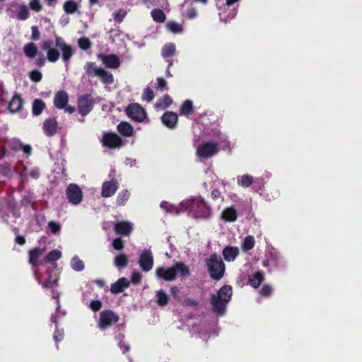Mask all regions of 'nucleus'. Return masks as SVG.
<instances>
[{"label": "nucleus", "mask_w": 362, "mask_h": 362, "mask_svg": "<svg viewBox=\"0 0 362 362\" xmlns=\"http://www.w3.org/2000/svg\"><path fill=\"white\" fill-rule=\"evenodd\" d=\"M127 264V259L124 255H119L115 258V264L117 267H124Z\"/></svg>", "instance_id": "43"}, {"label": "nucleus", "mask_w": 362, "mask_h": 362, "mask_svg": "<svg viewBox=\"0 0 362 362\" xmlns=\"http://www.w3.org/2000/svg\"><path fill=\"white\" fill-rule=\"evenodd\" d=\"M263 275L261 272H256L250 279V284L254 287L257 288L262 281H263Z\"/></svg>", "instance_id": "34"}, {"label": "nucleus", "mask_w": 362, "mask_h": 362, "mask_svg": "<svg viewBox=\"0 0 362 362\" xmlns=\"http://www.w3.org/2000/svg\"><path fill=\"white\" fill-rule=\"evenodd\" d=\"M31 30H32L31 38L34 40H38L40 37V31H39L37 27L33 26L31 28Z\"/></svg>", "instance_id": "55"}, {"label": "nucleus", "mask_w": 362, "mask_h": 362, "mask_svg": "<svg viewBox=\"0 0 362 362\" xmlns=\"http://www.w3.org/2000/svg\"><path fill=\"white\" fill-rule=\"evenodd\" d=\"M139 263L141 268L144 271H150L152 269L153 264V259L151 252L148 250L144 251L141 254Z\"/></svg>", "instance_id": "16"}, {"label": "nucleus", "mask_w": 362, "mask_h": 362, "mask_svg": "<svg viewBox=\"0 0 362 362\" xmlns=\"http://www.w3.org/2000/svg\"><path fill=\"white\" fill-rule=\"evenodd\" d=\"M5 92L4 90V88L2 87V84L0 83V101L4 100V96H5Z\"/></svg>", "instance_id": "64"}, {"label": "nucleus", "mask_w": 362, "mask_h": 362, "mask_svg": "<svg viewBox=\"0 0 362 362\" xmlns=\"http://www.w3.org/2000/svg\"><path fill=\"white\" fill-rule=\"evenodd\" d=\"M127 115L132 119L136 122H142L146 117L144 108L138 103L129 105L126 110Z\"/></svg>", "instance_id": "12"}, {"label": "nucleus", "mask_w": 362, "mask_h": 362, "mask_svg": "<svg viewBox=\"0 0 362 362\" xmlns=\"http://www.w3.org/2000/svg\"><path fill=\"white\" fill-rule=\"evenodd\" d=\"M232 296V288L230 286H223L216 295L211 296V303L213 310L218 315H223L225 313L226 305L230 300Z\"/></svg>", "instance_id": "5"}, {"label": "nucleus", "mask_w": 362, "mask_h": 362, "mask_svg": "<svg viewBox=\"0 0 362 362\" xmlns=\"http://www.w3.org/2000/svg\"><path fill=\"white\" fill-rule=\"evenodd\" d=\"M112 245L115 250H120L123 248V242L121 238H116L112 243Z\"/></svg>", "instance_id": "57"}, {"label": "nucleus", "mask_w": 362, "mask_h": 362, "mask_svg": "<svg viewBox=\"0 0 362 362\" xmlns=\"http://www.w3.org/2000/svg\"><path fill=\"white\" fill-rule=\"evenodd\" d=\"M93 98L89 95L79 98L78 100L79 113L83 116L88 114L93 107Z\"/></svg>", "instance_id": "14"}, {"label": "nucleus", "mask_w": 362, "mask_h": 362, "mask_svg": "<svg viewBox=\"0 0 362 362\" xmlns=\"http://www.w3.org/2000/svg\"><path fill=\"white\" fill-rule=\"evenodd\" d=\"M21 149H22L23 151V152L25 153H26L27 155H30L31 153L32 148L29 145H23V147H21Z\"/></svg>", "instance_id": "63"}, {"label": "nucleus", "mask_w": 362, "mask_h": 362, "mask_svg": "<svg viewBox=\"0 0 362 362\" xmlns=\"http://www.w3.org/2000/svg\"><path fill=\"white\" fill-rule=\"evenodd\" d=\"M175 53V45L173 43H168L163 46L162 49V56L163 57H172Z\"/></svg>", "instance_id": "32"}, {"label": "nucleus", "mask_w": 362, "mask_h": 362, "mask_svg": "<svg viewBox=\"0 0 362 362\" xmlns=\"http://www.w3.org/2000/svg\"><path fill=\"white\" fill-rule=\"evenodd\" d=\"M156 296L157 303L158 305L161 306H165L167 305L168 302V296L164 291H163L162 290L158 291L156 293Z\"/></svg>", "instance_id": "38"}, {"label": "nucleus", "mask_w": 362, "mask_h": 362, "mask_svg": "<svg viewBox=\"0 0 362 362\" xmlns=\"http://www.w3.org/2000/svg\"><path fill=\"white\" fill-rule=\"evenodd\" d=\"M69 95L66 91L60 90L55 93L54 97V106L58 109H64L66 112L72 114L75 111L74 107L67 105Z\"/></svg>", "instance_id": "10"}, {"label": "nucleus", "mask_w": 362, "mask_h": 362, "mask_svg": "<svg viewBox=\"0 0 362 362\" xmlns=\"http://www.w3.org/2000/svg\"><path fill=\"white\" fill-rule=\"evenodd\" d=\"M45 252L44 248H35L31 250L29 254V262L33 265L34 275L37 280L38 283L42 284L43 288H52L57 284L58 276L57 274H52L55 269V265L52 264L46 269L44 274L42 269L40 268V264L37 261Z\"/></svg>", "instance_id": "1"}, {"label": "nucleus", "mask_w": 362, "mask_h": 362, "mask_svg": "<svg viewBox=\"0 0 362 362\" xmlns=\"http://www.w3.org/2000/svg\"><path fill=\"white\" fill-rule=\"evenodd\" d=\"M193 111V105L191 100H186L182 105L180 112L181 115H188Z\"/></svg>", "instance_id": "37"}, {"label": "nucleus", "mask_w": 362, "mask_h": 362, "mask_svg": "<svg viewBox=\"0 0 362 362\" xmlns=\"http://www.w3.org/2000/svg\"><path fill=\"white\" fill-rule=\"evenodd\" d=\"M160 208L166 211L167 212L175 214H179L180 212L183 211L182 210H181L180 204L179 206H175L167 202H161Z\"/></svg>", "instance_id": "28"}, {"label": "nucleus", "mask_w": 362, "mask_h": 362, "mask_svg": "<svg viewBox=\"0 0 362 362\" xmlns=\"http://www.w3.org/2000/svg\"><path fill=\"white\" fill-rule=\"evenodd\" d=\"M101 307L102 303L99 300H93L90 304V308L94 312L100 310Z\"/></svg>", "instance_id": "54"}, {"label": "nucleus", "mask_w": 362, "mask_h": 362, "mask_svg": "<svg viewBox=\"0 0 362 362\" xmlns=\"http://www.w3.org/2000/svg\"><path fill=\"white\" fill-rule=\"evenodd\" d=\"M71 267L74 270L81 272L84 269V264L77 256H75L71 259Z\"/></svg>", "instance_id": "35"}, {"label": "nucleus", "mask_w": 362, "mask_h": 362, "mask_svg": "<svg viewBox=\"0 0 362 362\" xmlns=\"http://www.w3.org/2000/svg\"><path fill=\"white\" fill-rule=\"evenodd\" d=\"M103 144L110 148H119L123 145L121 138L115 133H106L103 137Z\"/></svg>", "instance_id": "13"}, {"label": "nucleus", "mask_w": 362, "mask_h": 362, "mask_svg": "<svg viewBox=\"0 0 362 362\" xmlns=\"http://www.w3.org/2000/svg\"><path fill=\"white\" fill-rule=\"evenodd\" d=\"M48 227L53 233H57L61 229L59 224L54 221H50Z\"/></svg>", "instance_id": "53"}, {"label": "nucleus", "mask_w": 362, "mask_h": 362, "mask_svg": "<svg viewBox=\"0 0 362 362\" xmlns=\"http://www.w3.org/2000/svg\"><path fill=\"white\" fill-rule=\"evenodd\" d=\"M78 4L74 0H69L64 4V10L67 14H73L78 10Z\"/></svg>", "instance_id": "30"}, {"label": "nucleus", "mask_w": 362, "mask_h": 362, "mask_svg": "<svg viewBox=\"0 0 362 362\" xmlns=\"http://www.w3.org/2000/svg\"><path fill=\"white\" fill-rule=\"evenodd\" d=\"M98 58L105 64V66L110 69H117L120 65L119 57L115 54H100Z\"/></svg>", "instance_id": "15"}, {"label": "nucleus", "mask_w": 362, "mask_h": 362, "mask_svg": "<svg viewBox=\"0 0 362 362\" xmlns=\"http://www.w3.org/2000/svg\"><path fill=\"white\" fill-rule=\"evenodd\" d=\"M39 174V171L37 169H33L28 172L27 168H25L23 173H21V176H27L28 175H29L33 178H37Z\"/></svg>", "instance_id": "50"}, {"label": "nucleus", "mask_w": 362, "mask_h": 362, "mask_svg": "<svg viewBox=\"0 0 362 362\" xmlns=\"http://www.w3.org/2000/svg\"><path fill=\"white\" fill-rule=\"evenodd\" d=\"M235 15H236V12L233 11L228 18H226L225 16L222 13H221V12L219 13L220 19L224 22H228L229 20L233 18Z\"/></svg>", "instance_id": "61"}, {"label": "nucleus", "mask_w": 362, "mask_h": 362, "mask_svg": "<svg viewBox=\"0 0 362 362\" xmlns=\"http://www.w3.org/2000/svg\"><path fill=\"white\" fill-rule=\"evenodd\" d=\"M61 257H62L61 251H59L58 250H54L48 253L45 261L54 262L58 260L59 259H60Z\"/></svg>", "instance_id": "40"}, {"label": "nucleus", "mask_w": 362, "mask_h": 362, "mask_svg": "<svg viewBox=\"0 0 362 362\" xmlns=\"http://www.w3.org/2000/svg\"><path fill=\"white\" fill-rule=\"evenodd\" d=\"M29 6L35 12H39L42 10V4L40 0H30Z\"/></svg>", "instance_id": "48"}, {"label": "nucleus", "mask_w": 362, "mask_h": 362, "mask_svg": "<svg viewBox=\"0 0 362 362\" xmlns=\"http://www.w3.org/2000/svg\"><path fill=\"white\" fill-rule=\"evenodd\" d=\"M78 46L84 50H86L90 47V42L87 37H81L78 40Z\"/></svg>", "instance_id": "47"}, {"label": "nucleus", "mask_w": 362, "mask_h": 362, "mask_svg": "<svg viewBox=\"0 0 362 362\" xmlns=\"http://www.w3.org/2000/svg\"><path fill=\"white\" fill-rule=\"evenodd\" d=\"M141 279V275L139 272H134L132 274V281L134 284H137L140 283Z\"/></svg>", "instance_id": "60"}, {"label": "nucleus", "mask_w": 362, "mask_h": 362, "mask_svg": "<svg viewBox=\"0 0 362 362\" xmlns=\"http://www.w3.org/2000/svg\"><path fill=\"white\" fill-rule=\"evenodd\" d=\"M52 298L56 300V303L57 305V312L54 315H52L51 320L52 322L56 323L57 322V316H64L65 315L64 312L60 311V305H59V293L57 291L52 292Z\"/></svg>", "instance_id": "29"}, {"label": "nucleus", "mask_w": 362, "mask_h": 362, "mask_svg": "<svg viewBox=\"0 0 362 362\" xmlns=\"http://www.w3.org/2000/svg\"><path fill=\"white\" fill-rule=\"evenodd\" d=\"M166 27L168 30L173 33H180L182 31V25L173 21H169L166 24Z\"/></svg>", "instance_id": "41"}, {"label": "nucleus", "mask_w": 362, "mask_h": 362, "mask_svg": "<svg viewBox=\"0 0 362 362\" xmlns=\"http://www.w3.org/2000/svg\"><path fill=\"white\" fill-rule=\"evenodd\" d=\"M45 105L42 100L36 99L33 104V112L35 115H39L44 110Z\"/></svg>", "instance_id": "36"}, {"label": "nucleus", "mask_w": 362, "mask_h": 362, "mask_svg": "<svg viewBox=\"0 0 362 362\" xmlns=\"http://www.w3.org/2000/svg\"><path fill=\"white\" fill-rule=\"evenodd\" d=\"M57 128V122L54 119H46L43 124V129L46 135L52 136Z\"/></svg>", "instance_id": "22"}, {"label": "nucleus", "mask_w": 362, "mask_h": 362, "mask_svg": "<svg viewBox=\"0 0 362 362\" xmlns=\"http://www.w3.org/2000/svg\"><path fill=\"white\" fill-rule=\"evenodd\" d=\"M237 217V211L233 207H227L221 213V218L227 222H234Z\"/></svg>", "instance_id": "21"}, {"label": "nucleus", "mask_w": 362, "mask_h": 362, "mask_svg": "<svg viewBox=\"0 0 362 362\" xmlns=\"http://www.w3.org/2000/svg\"><path fill=\"white\" fill-rule=\"evenodd\" d=\"M171 103L172 99L168 95H165L163 97V98L157 102L156 106L161 108H165L168 107Z\"/></svg>", "instance_id": "45"}, {"label": "nucleus", "mask_w": 362, "mask_h": 362, "mask_svg": "<svg viewBox=\"0 0 362 362\" xmlns=\"http://www.w3.org/2000/svg\"><path fill=\"white\" fill-rule=\"evenodd\" d=\"M189 269L182 262H177L171 267H159L156 270L158 278L167 281H174L177 277L185 278L189 276Z\"/></svg>", "instance_id": "4"}, {"label": "nucleus", "mask_w": 362, "mask_h": 362, "mask_svg": "<svg viewBox=\"0 0 362 362\" xmlns=\"http://www.w3.org/2000/svg\"><path fill=\"white\" fill-rule=\"evenodd\" d=\"M197 11L193 7L188 8L186 11V16L189 19L194 18L197 16Z\"/></svg>", "instance_id": "58"}, {"label": "nucleus", "mask_w": 362, "mask_h": 362, "mask_svg": "<svg viewBox=\"0 0 362 362\" xmlns=\"http://www.w3.org/2000/svg\"><path fill=\"white\" fill-rule=\"evenodd\" d=\"M157 88L163 89L167 87V83L163 78H159L157 79Z\"/></svg>", "instance_id": "62"}, {"label": "nucleus", "mask_w": 362, "mask_h": 362, "mask_svg": "<svg viewBox=\"0 0 362 362\" xmlns=\"http://www.w3.org/2000/svg\"><path fill=\"white\" fill-rule=\"evenodd\" d=\"M66 197L70 203L78 205L83 200V192L76 184L71 183L67 186L66 190Z\"/></svg>", "instance_id": "9"}, {"label": "nucleus", "mask_w": 362, "mask_h": 362, "mask_svg": "<svg viewBox=\"0 0 362 362\" xmlns=\"http://www.w3.org/2000/svg\"><path fill=\"white\" fill-rule=\"evenodd\" d=\"M55 47L52 46L51 40H44L42 42L41 48L47 52V60L52 63L56 62L59 59V50H60L63 61L68 62L74 54L73 47L59 36L55 37Z\"/></svg>", "instance_id": "2"}, {"label": "nucleus", "mask_w": 362, "mask_h": 362, "mask_svg": "<svg viewBox=\"0 0 362 362\" xmlns=\"http://www.w3.org/2000/svg\"><path fill=\"white\" fill-rule=\"evenodd\" d=\"M118 316L116 315L113 312L110 310H105L100 313V317L98 321V327L101 330L107 329L112 324L116 323L118 321Z\"/></svg>", "instance_id": "11"}, {"label": "nucleus", "mask_w": 362, "mask_h": 362, "mask_svg": "<svg viewBox=\"0 0 362 362\" xmlns=\"http://www.w3.org/2000/svg\"><path fill=\"white\" fill-rule=\"evenodd\" d=\"M127 12L123 9H119L118 11H115L112 13L113 18L117 23H121L124 18L126 16Z\"/></svg>", "instance_id": "44"}, {"label": "nucleus", "mask_w": 362, "mask_h": 362, "mask_svg": "<svg viewBox=\"0 0 362 362\" xmlns=\"http://www.w3.org/2000/svg\"><path fill=\"white\" fill-rule=\"evenodd\" d=\"M253 182V177L249 175H243L238 177V184L242 187H248Z\"/></svg>", "instance_id": "31"}, {"label": "nucleus", "mask_w": 362, "mask_h": 362, "mask_svg": "<svg viewBox=\"0 0 362 362\" xmlns=\"http://www.w3.org/2000/svg\"><path fill=\"white\" fill-rule=\"evenodd\" d=\"M23 52L27 57L33 59L37 54V47L33 42L27 43L23 47Z\"/></svg>", "instance_id": "27"}, {"label": "nucleus", "mask_w": 362, "mask_h": 362, "mask_svg": "<svg viewBox=\"0 0 362 362\" xmlns=\"http://www.w3.org/2000/svg\"><path fill=\"white\" fill-rule=\"evenodd\" d=\"M219 145H221V148L223 150L227 148L230 149V142L227 140V138L225 136L220 135L218 139Z\"/></svg>", "instance_id": "49"}, {"label": "nucleus", "mask_w": 362, "mask_h": 362, "mask_svg": "<svg viewBox=\"0 0 362 362\" xmlns=\"http://www.w3.org/2000/svg\"><path fill=\"white\" fill-rule=\"evenodd\" d=\"M181 210L188 211L189 216L200 219H207L211 216V209L200 197L187 199L180 202Z\"/></svg>", "instance_id": "3"}, {"label": "nucleus", "mask_w": 362, "mask_h": 362, "mask_svg": "<svg viewBox=\"0 0 362 362\" xmlns=\"http://www.w3.org/2000/svg\"><path fill=\"white\" fill-rule=\"evenodd\" d=\"M23 101L18 95H14L8 104V109L11 112H16L21 109Z\"/></svg>", "instance_id": "25"}, {"label": "nucleus", "mask_w": 362, "mask_h": 362, "mask_svg": "<svg viewBox=\"0 0 362 362\" xmlns=\"http://www.w3.org/2000/svg\"><path fill=\"white\" fill-rule=\"evenodd\" d=\"M64 332L56 327V330L54 334V339L57 342L63 338Z\"/></svg>", "instance_id": "59"}, {"label": "nucleus", "mask_w": 362, "mask_h": 362, "mask_svg": "<svg viewBox=\"0 0 362 362\" xmlns=\"http://www.w3.org/2000/svg\"><path fill=\"white\" fill-rule=\"evenodd\" d=\"M129 286V281L125 278H121L114 283L110 288L112 293H121Z\"/></svg>", "instance_id": "23"}, {"label": "nucleus", "mask_w": 362, "mask_h": 362, "mask_svg": "<svg viewBox=\"0 0 362 362\" xmlns=\"http://www.w3.org/2000/svg\"><path fill=\"white\" fill-rule=\"evenodd\" d=\"M162 122L168 128H173L177 124V116L172 112H166L162 116Z\"/></svg>", "instance_id": "20"}, {"label": "nucleus", "mask_w": 362, "mask_h": 362, "mask_svg": "<svg viewBox=\"0 0 362 362\" xmlns=\"http://www.w3.org/2000/svg\"><path fill=\"white\" fill-rule=\"evenodd\" d=\"M219 151L218 144L208 141L202 144L197 148V154L199 158H208L216 155Z\"/></svg>", "instance_id": "8"}, {"label": "nucleus", "mask_w": 362, "mask_h": 362, "mask_svg": "<svg viewBox=\"0 0 362 362\" xmlns=\"http://www.w3.org/2000/svg\"><path fill=\"white\" fill-rule=\"evenodd\" d=\"M130 197V193L127 190L122 191L117 196V203L119 205H124Z\"/></svg>", "instance_id": "42"}, {"label": "nucleus", "mask_w": 362, "mask_h": 362, "mask_svg": "<svg viewBox=\"0 0 362 362\" xmlns=\"http://www.w3.org/2000/svg\"><path fill=\"white\" fill-rule=\"evenodd\" d=\"M272 292V288L268 285H264L261 289V295L264 296H269Z\"/></svg>", "instance_id": "56"}, {"label": "nucleus", "mask_w": 362, "mask_h": 362, "mask_svg": "<svg viewBox=\"0 0 362 362\" xmlns=\"http://www.w3.org/2000/svg\"><path fill=\"white\" fill-rule=\"evenodd\" d=\"M151 16L156 22L162 23L165 20V16L163 11L154 9L151 11Z\"/></svg>", "instance_id": "39"}, {"label": "nucleus", "mask_w": 362, "mask_h": 362, "mask_svg": "<svg viewBox=\"0 0 362 362\" xmlns=\"http://www.w3.org/2000/svg\"><path fill=\"white\" fill-rule=\"evenodd\" d=\"M239 254V249L238 247H226L223 250V256L226 261H234Z\"/></svg>", "instance_id": "19"}, {"label": "nucleus", "mask_w": 362, "mask_h": 362, "mask_svg": "<svg viewBox=\"0 0 362 362\" xmlns=\"http://www.w3.org/2000/svg\"><path fill=\"white\" fill-rule=\"evenodd\" d=\"M8 144L15 151L20 150L23 147V144L18 139H12Z\"/></svg>", "instance_id": "52"}, {"label": "nucleus", "mask_w": 362, "mask_h": 362, "mask_svg": "<svg viewBox=\"0 0 362 362\" xmlns=\"http://www.w3.org/2000/svg\"><path fill=\"white\" fill-rule=\"evenodd\" d=\"M115 230L118 234L129 235L133 230V225L129 221H120L115 224Z\"/></svg>", "instance_id": "18"}, {"label": "nucleus", "mask_w": 362, "mask_h": 362, "mask_svg": "<svg viewBox=\"0 0 362 362\" xmlns=\"http://www.w3.org/2000/svg\"><path fill=\"white\" fill-rule=\"evenodd\" d=\"M85 71L89 76L99 77L105 84L110 85L114 81L113 76L110 72L98 66L93 62H87L85 65Z\"/></svg>", "instance_id": "7"}, {"label": "nucleus", "mask_w": 362, "mask_h": 362, "mask_svg": "<svg viewBox=\"0 0 362 362\" xmlns=\"http://www.w3.org/2000/svg\"><path fill=\"white\" fill-rule=\"evenodd\" d=\"M206 264L211 277L215 280L221 279L225 272V264L220 256L213 254L206 259Z\"/></svg>", "instance_id": "6"}, {"label": "nucleus", "mask_w": 362, "mask_h": 362, "mask_svg": "<svg viewBox=\"0 0 362 362\" xmlns=\"http://www.w3.org/2000/svg\"><path fill=\"white\" fill-rule=\"evenodd\" d=\"M119 184L116 180L105 182L102 187V196L110 197L112 196L118 189Z\"/></svg>", "instance_id": "17"}, {"label": "nucleus", "mask_w": 362, "mask_h": 362, "mask_svg": "<svg viewBox=\"0 0 362 362\" xmlns=\"http://www.w3.org/2000/svg\"><path fill=\"white\" fill-rule=\"evenodd\" d=\"M30 77L33 81L39 82L42 78V74L35 70L30 72Z\"/></svg>", "instance_id": "51"}, {"label": "nucleus", "mask_w": 362, "mask_h": 362, "mask_svg": "<svg viewBox=\"0 0 362 362\" xmlns=\"http://www.w3.org/2000/svg\"><path fill=\"white\" fill-rule=\"evenodd\" d=\"M255 238L252 235H247L244 239L243 243H242V249L245 252H247L248 250H250L253 248L255 245Z\"/></svg>", "instance_id": "33"}, {"label": "nucleus", "mask_w": 362, "mask_h": 362, "mask_svg": "<svg viewBox=\"0 0 362 362\" xmlns=\"http://www.w3.org/2000/svg\"><path fill=\"white\" fill-rule=\"evenodd\" d=\"M154 98V94L152 90H151L149 88H146L144 89L143 95H142V100L150 102Z\"/></svg>", "instance_id": "46"}, {"label": "nucleus", "mask_w": 362, "mask_h": 362, "mask_svg": "<svg viewBox=\"0 0 362 362\" xmlns=\"http://www.w3.org/2000/svg\"><path fill=\"white\" fill-rule=\"evenodd\" d=\"M118 132L124 136H131L134 132L133 127L128 122H122L117 125Z\"/></svg>", "instance_id": "24"}, {"label": "nucleus", "mask_w": 362, "mask_h": 362, "mask_svg": "<svg viewBox=\"0 0 362 362\" xmlns=\"http://www.w3.org/2000/svg\"><path fill=\"white\" fill-rule=\"evenodd\" d=\"M13 6L18 8L17 18L20 20H25L29 17V11L25 4L13 3Z\"/></svg>", "instance_id": "26"}]
</instances>
